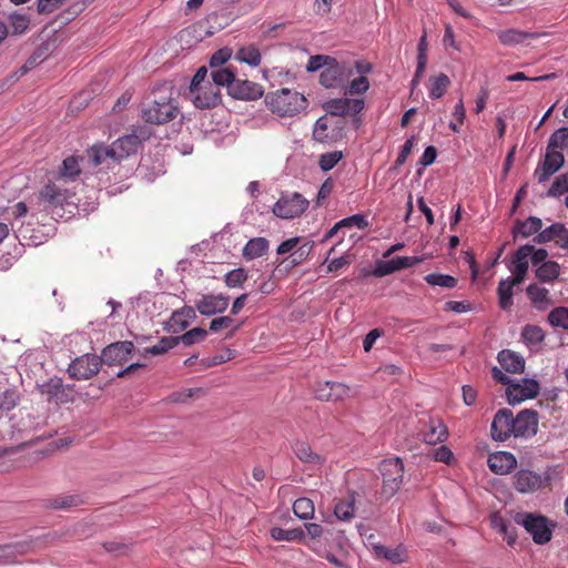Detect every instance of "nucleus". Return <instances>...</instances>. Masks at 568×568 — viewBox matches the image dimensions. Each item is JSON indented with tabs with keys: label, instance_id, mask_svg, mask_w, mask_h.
Segmentation results:
<instances>
[{
	"label": "nucleus",
	"instance_id": "obj_1",
	"mask_svg": "<svg viewBox=\"0 0 568 568\" xmlns=\"http://www.w3.org/2000/svg\"><path fill=\"white\" fill-rule=\"evenodd\" d=\"M171 83L158 85L153 91V100L142 109V118L150 124H164L174 120L179 112V103Z\"/></svg>",
	"mask_w": 568,
	"mask_h": 568
},
{
	"label": "nucleus",
	"instance_id": "obj_2",
	"mask_svg": "<svg viewBox=\"0 0 568 568\" xmlns=\"http://www.w3.org/2000/svg\"><path fill=\"white\" fill-rule=\"evenodd\" d=\"M139 144L140 139L136 134H128L119 138L111 145L94 144L87 151V154L94 166L106 164L110 168L135 153Z\"/></svg>",
	"mask_w": 568,
	"mask_h": 568
},
{
	"label": "nucleus",
	"instance_id": "obj_3",
	"mask_svg": "<svg viewBox=\"0 0 568 568\" xmlns=\"http://www.w3.org/2000/svg\"><path fill=\"white\" fill-rule=\"evenodd\" d=\"M265 105L280 118H292L306 110L308 101L296 90L283 88L266 93Z\"/></svg>",
	"mask_w": 568,
	"mask_h": 568
},
{
	"label": "nucleus",
	"instance_id": "obj_4",
	"mask_svg": "<svg viewBox=\"0 0 568 568\" xmlns=\"http://www.w3.org/2000/svg\"><path fill=\"white\" fill-rule=\"evenodd\" d=\"M513 488L521 495L539 493L552 485L550 468L544 471H535L528 467L520 466L511 477Z\"/></svg>",
	"mask_w": 568,
	"mask_h": 568
},
{
	"label": "nucleus",
	"instance_id": "obj_5",
	"mask_svg": "<svg viewBox=\"0 0 568 568\" xmlns=\"http://www.w3.org/2000/svg\"><path fill=\"white\" fill-rule=\"evenodd\" d=\"M70 184L61 179L52 176L39 191V201L44 210L54 213L57 209H63L71 204L74 191Z\"/></svg>",
	"mask_w": 568,
	"mask_h": 568
},
{
	"label": "nucleus",
	"instance_id": "obj_6",
	"mask_svg": "<svg viewBox=\"0 0 568 568\" xmlns=\"http://www.w3.org/2000/svg\"><path fill=\"white\" fill-rule=\"evenodd\" d=\"M515 523L523 526L538 545L550 541L552 536L551 527L547 517L534 513H517Z\"/></svg>",
	"mask_w": 568,
	"mask_h": 568
},
{
	"label": "nucleus",
	"instance_id": "obj_7",
	"mask_svg": "<svg viewBox=\"0 0 568 568\" xmlns=\"http://www.w3.org/2000/svg\"><path fill=\"white\" fill-rule=\"evenodd\" d=\"M383 478L382 495L393 497L400 488L404 477V464L399 457L384 459L379 464Z\"/></svg>",
	"mask_w": 568,
	"mask_h": 568
},
{
	"label": "nucleus",
	"instance_id": "obj_8",
	"mask_svg": "<svg viewBox=\"0 0 568 568\" xmlns=\"http://www.w3.org/2000/svg\"><path fill=\"white\" fill-rule=\"evenodd\" d=\"M308 204V200L297 192L283 194L273 205L272 212L280 219L291 220L302 215L307 210Z\"/></svg>",
	"mask_w": 568,
	"mask_h": 568
},
{
	"label": "nucleus",
	"instance_id": "obj_9",
	"mask_svg": "<svg viewBox=\"0 0 568 568\" xmlns=\"http://www.w3.org/2000/svg\"><path fill=\"white\" fill-rule=\"evenodd\" d=\"M102 366V359L95 354H84L74 358L69 367L68 374L71 378L87 381L95 376Z\"/></svg>",
	"mask_w": 568,
	"mask_h": 568
},
{
	"label": "nucleus",
	"instance_id": "obj_10",
	"mask_svg": "<svg viewBox=\"0 0 568 568\" xmlns=\"http://www.w3.org/2000/svg\"><path fill=\"white\" fill-rule=\"evenodd\" d=\"M331 63L321 72L320 83L329 89L344 87L353 75V68L348 63H338L335 59H331Z\"/></svg>",
	"mask_w": 568,
	"mask_h": 568
},
{
	"label": "nucleus",
	"instance_id": "obj_11",
	"mask_svg": "<svg viewBox=\"0 0 568 568\" xmlns=\"http://www.w3.org/2000/svg\"><path fill=\"white\" fill-rule=\"evenodd\" d=\"M515 428V416L513 412L508 408H501L494 416L490 428L491 437L497 442H505L510 437L516 438Z\"/></svg>",
	"mask_w": 568,
	"mask_h": 568
},
{
	"label": "nucleus",
	"instance_id": "obj_12",
	"mask_svg": "<svg viewBox=\"0 0 568 568\" xmlns=\"http://www.w3.org/2000/svg\"><path fill=\"white\" fill-rule=\"evenodd\" d=\"M190 99L197 109H210L221 102L220 89L212 82L202 83L196 88L190 85Z\"/></svg>",
	"mask_w": 568,
	"mask_h": 568
},
{
	"label": "nucleus",
	"instance_id": "obj_13",
	"mask_svg": "<svg viewBox=\"0 0 568 568\" xmlns=\"http://www.w3.org/2000/svg\"><path fill=\"white\" fill-rule=\"evenodd\" d=\"M134 348L130 341L115 342L102 349L100 358L108 366L123 365L131 358Z\"/></svg>",
	"mask_w": 568,
	"mask_h": 568
},
{
	"label": "nucleus",
	"instance_id": "obj_14",
	"mask_svg": "<svg viewBox=\"0 0 568 568\" xmlns=\"http://www.w3.org/2000/svg\"><path fill=\"white\" fill-rule=\"evenodd\" d=\"M565 163L562 152L546 151L544 160L537 165L534 176L539 183L547 182Z\"/></svg>",
	"mask_w": 568,
	"mask_h": 568
},
{
	"label": "nucleus",
	"instance_id": "obj_15",
	"mask_svg": "<svg viewBox=\"0 0 568 568\" xmlns=\"http://www.w3.org/2000/svg\"><path fill=\"white\" fill-rule=\"evenodd\" d=\"M539 384L535 379L524 378L520 383L509 384L506 394L509 404H518L537 396Z\"/></svg>",
	"mask_w": 568,
	"mask_h": 568
},
{
	"label": "nucleus",
	"instance_id": "obj_16",
	"mask_svg": "<svg viewBox=\"0 0 568 568\" xmlns=\"http://www.w3.org/2000/svg\"><path fill=\"white\" fill-rule=\"evenodd\" d=\"M532 245L526 244L521 245L511 257V265L509 266L510 272L513 273L511 277H508L513 281V283H517L520 285L528 272L529 263L528 258L531 254Z\"/></svg>",
	"mask_w": 568,
	"mask_h": 568
},
{
	"label": "nucleus",
	"instance_id": "obj_17",
	"mask_svg": "<svg viewBox=\"0 0 568 568\" xmlns=\"http://www.w3.org/2000/svg\"><path fill=\"white\" fill-rule=\"evenodd\" d=\"M324 108L332 115H356L364 109V100L348 98L332 99L324 104Z\"/></svg>",
	"mask_w": 568,
	"mask_h": 568
},
{
	"label": "nucleus",
	"instance_id": "obj_18",
	"mask_svg": "<svg viewBox=\"0 0 568 568\" xmlns=\"http://www.w3.org/2000/svg\"><path fill=\"white\" fill-rule=\"evenodd\" d=\"M349 387L337 382L318 383L315 388V396L324 402H341L349 397Z\"/></svg>",
	"mask_w": 568,
	"mask_h": 568
},
{
	"label": "nucleus",
	"instance_id": "obj_19",
	"mask_svg": "<svg viewBox=\"0 0 568 568\" xmlns=\"http://www.w3.org/2000/svg\"><path fill=\"white\" fill-rule=\"evenodd\" d=\"M516 438H530L538 430V414L531 409H524L515 416Z\"/></svg>",
	"mask_w": 568,
	"mask_h": 568
},
{
	"label": "nucleus",
	"instance_id": "obj_20",
	"mask_svg": "<svg viewBox=\"0 0 568 568\" xmlns=\"http://www.w3.org/2000/svg\"><path fill=\"white\" fill-rule=\"evenodd\" d=\"M229 297L224 294H204L196 301L195 307L204 316L223 313L229 306Z\"/></svg>",
	"mask_w": 568,
	"mask_h": 568
},
{
	"label": "nucleus",
	"instance_id": "obj_21",
	"mask_svg": "<svg viewBox=\"0 0 568 568\" xmlns=\"http://www.w3.org/2000/svg\"><path fill=\"white\" fill-rule=\"evenodd\" d=\"M422 262L418 256H398L388 261H381L376 264L373 274L377 277L389 275L396 271L412 267Z\"/></svg>",
	"mask_w": 568,
	"mask_h": 568
},
{
	"label": "nucleus",
	"instance_id": "obj_22",
	"mask_svg": "<svg viewBox=\"0 0 568 568\" xmlns=\"http://www.w3.org/2000/svg\"><path fill=\"white\" fill-rule=\"evenodd\" d=\"M489 469L496 475H508L517 467V459L509 452H495L488 456Z\"/></svg>",
	"mask_w": 568,
	"mask_h": 568
},
{
	"label": "nucleus",
	"instance_id": "obj_23",
	"mask_svg": "<svg viewBox=\"0 0 568 568\" xmlns=\"http://www.w3.org/2000/svg\"><path fill=\"white\" fill-rule=\"evenodd\" d=\"M264 93L263 87L248 80L235 79L230 88V95L239 100H256Z\"/></svg>",
	"mask_w": 568,
	"mask_h": 568
},
{
	"label": "nucleus",
	"instance_id": "obj_24",
	"mask_svg": "<svg viewBox=\"0 0 568 568\" xmlns=\"http://www.w3.org/2000/svg\"><path fill=\"white\" fill-rule=\"evenodd\" d=\"M293 452L298 460L313 468L321 467L325 463V457L313 452L311 445L306 442H295L293 445Z\"/></svg>",
	"mask_w": 568,
	"mask_h": 568
},
{
	"label": "nucleus",
	"instance_id": "obj_25",
	"mask_svg": "<svg viewBox=\"0 0 568 568\" xmlns=\"http://www.w3.org/2000/svg\"><path fill=\"white\" fill-rule=\"evenodd\" d=\"M526 293L531 305L538 311H546L554 303L549 291L539 284L532 283L528 285Z\"/></svg>",
	"mask_w": 568,
	"mask_h": 568
},
{
	"label": "nucleus",
	"instance_id": "obj_26",
	"mask_svg": "<svg viewBox=\"0 0 568 568\" xmlns=\"http://www.w3.org/2000/svg\"><path fill=\"white\" fill-rule=\"evenodd\" d=\"M542 229V221L537 216H529L521 221L517 220L513 226L511 233L514 239L523 237L527 239L531 235H537Z\"/></svg>",
	"mask_w": 568,
	"mask_h": 568
},
{
	"label": "nucleus",
	"instance_id": "obj_27",
	"mask_svg": "<svg viewBox=\"0 0 568 568\" xmlns=\"http://www.w3.org/2000/svg\"><path fill=\"white\" fill-rule=\"evenodd\" d=\"M448 437V429L440 419H430L427 429L423 434V439L428 445L444 443Z\"/></svg>",
	"mask_w": 568,
	"mask_h": 568
},
{
	"label": "nucleus",
	"instance_id": "obj_28",
	"mask_svg": "<svg viewBox=\"0 0 568 568\" xmlns=\"http://www.w3.org/2000/svg\"><path fill=\"white\" fill-rule=\"evenodd\" d=\"M80 174L81 168L79 159L74 155H70L62 161L60 169L53 176L71 184L80 176Z\"/></svg>",
	"mask_w": 568,
	"mask_h": 568
},
{
	"label": "nucleus",
	"instance_id": "obj_29",
	"mask_svg": "<svg viewBox=\"0 0 568 568\" xmlns=\"http://www.w3.org/2000/svg\"><path fill=\"white\" fill-rule=\"evenodd\" d=\"M497 359L500 366L508 373H521L525 368V359L509 349L500 351Z\"/></svg>",
	"mask_w": 568,
	"mask_h": 568
},
{
	"label": "nucleus",
	"instance_id": "obj_30",
	"mask_svg": "<svg viewBox=\"0 0 568 568\" xmlns=\"http://www.w3.org/2000/svg\"><path fill=\"white\" fill-rule=\"evenodd\" d=\"M356 494L349 493L339 499L334 506V515L337 519L348 521L354 517Z\"/></svg>",
	"mask_w": 568,
	"mask_h": 568
},
{
	"label": "nucleus",
	"instance_id": "obj_31",
	"mask_svg": "<svg viewBox=\"0 0 568 568\" xmlns=\"http://www.w3.org/2000/svg\"><path fill=\"white\" fill-rule=\"evenodd\" d=\"M268 251V241L265 237L251 239L243 247V257L247 261L258 258Z\"/></svg>",
	"mask_w": 568,
	"mask_h": 568
},
{
	"label": "nucleus",
	"instance_id": "obj_32",
	"mask_svg": "<svg viewBox=\"0 0 568 568\" xmlns=\"http://www.w3.org/2000/svg\"><path fill=\"white\" fill-rule=\"evenodd\" d=\"M235 79V71L230 67L212 69L211 71V82L215 84L216 88L226 87L229 93L230 88L233 85Z\"/></svg>",
	"mask_w": 568,
	"mask_h": 568
},
{
	"label": "nucleus",
	"instance_id": "obj_33",
	"mask_svg": "<svg viewBox=\"0 0 568 568\" xmlns=\"http://www.w3.org/2000/svg\"><path fill=\"white\" fill-rule=\"evenodd\" d=\"M235 59L242 63L248 64L250 67H258L262 55L255 44H246L236 51Z\"/></svg>",
	"mask_w": 568,
	"mask_h": 568
},
{
	"label": "nucleus",
	"instance_id": "obj_34",
	"mask_svg": "<svg viewBox=\"0 0 568 568\" xmlns=\"http://www.w3.org/2000/svg\"><path fill=\"white\" fill-rule=\"evenodd\" d=\"M514 286H518L517 283H513L511 280H501L497 287L498 304L503 310H509L513 306Z\"/></svg>",
	"mask_w": 568,
	"mask_h": 568
},
{
	"label": "nucleus",
	"instance_id": "obj_35",
	"mask_svg": "<svg viewBox=\"0 0 568 568\" xmlns=\"http://www.w3.org/2000/svg\"><path fill=\"white\" fill-rule=\"evenodd\" d=\"M536 277L544 283H551L560 275V265L555 261H548L539 265L535 271Z\"/></svg>",
	"mask_w": 568,
	"mask_h": 568
},
{
	"label": "nucleus",
	"instance_id": "obj_36",
	"mask_svg": "<svg viewBox=\"0 0 568 568\" xmlns=\"http://www.w3.org/2000/svg\"><path fill=\"white\" fill-rule=\"evenodd\" d=\"M47 507L52 509H70L83 504V499L79 495H60L48 499Z\"/></svg>",
	"mask_w": 568,
	"mask_h": 568
},
{
	"label": "nucleus",
	"instance_id": "obj_37",
	"mask_svg": "<svg viewBox=\"0 0 568 568\" xmlns=\"http://www.w3.org/2000/svg\"><path fill=\"white\" fill-rule=\"evenodd\" d=\"M19 402L20 393L17 388L0 389V414L9 413L18 406Z\"/></svg>",
	"mask_w": 568,
	"mask_h": 568
},
{
	"label": "nucleus",
	"instance_id": "obj_38",
	"mask_svg": "<svg viewBox=\"0 0 568 568\" xmlns=\"http://www.w3.org/2000/svg\"><path fill=\"white\" fill-rule=\"evenodd\" d=\"M374 551L378 558H384L392 564H402L406 560V552L400 547L387 548L383 545H376Z\"/></svg>",
	"mask_w": 568,
	"mask_h": 568
},
{
	"label": "nucleus",
	"instance_id": "obj_39",
	"mask_svg": "<svg viewBox=\"0 0 568 568\" xmlns=\"http://www.w3.org/2000/svg\"><path fill=\"white\" fill-rule=\"evenodd\" d=\"M498 40L505 45H514L524 42L526 39L532 38L531 33L517 29L499 30L497 32Z\"/></svg>",
	"mask_w": 568,
	"mask_h": 568
},
{
	"label": "nucleus",
	"instance_id": "obj_40",
	"mask_svg": "<svg viewBox=\"0 0 568 568\" xmlns=\"http://www.w3.org/2000/svg\"><path fill=\"white\" fill-rule=\"evenodd\" d=\"M313 138L321 143H328L333 140V134L329 131V120L326 115L316 120L313 129Z\"/></svg>",
	"mask_w": 568,
	"mask_h": 568
},
{
	"label": "nucleus",
	"instance_id": "obj_41",
	"mask_svg": "<svg viewBox=\"0 0 568 568\" xmlns=\"http://www.w3.org/2000/svg\"><path fill=\"white\" fill-rule=\"evenodd\" d=\"M521 338L529 347L537 346L545 339V332L540 326L526 325L521 331Z\"/></svg>",
	"mask_w": 568,
	"mask_h": 568
},
{
	"label": "nucleus",
	"instance_id": "obj_42",
	"mask_svg": "<svg viewBox=\"0 0 568 568\" xmlns=\"http://www.w3.org/2000/svg\"><path fill=\"white\" fill-rule=\"evenodd\" d=\"M449 85L450 80L445 73H439L438 75L430 78L429 97L432 99L442 98Z\"/></svg>",
	"mask_w": 568,
	"mask_h": 568
},
{
	"label": "nucleus",
	"instance_id": "obj_43",
	"mask_svg": "<svg viewBox=\"0 0 568 568\" xmlns=\"http://www.w3.org/2000/svg\"><path fill=\"white\" fill-rule=\"evenodd\" d=\"M490 521H491L493 528L496 529L498 532H500L501 535H504L507 538L508 545L511 546L515 544L516 535H515L514 528H511L509 526V524L507 523V520L505 518H503L498 514H494L490 517Z\"/></svg>",
	"mask_w": 568,
	"mask_h": 568
},
{
	"label": "nucleus",
	"instance_id": "obj_44",
	"mask_svg": "<svg viewBox=\"0 0 568 568\" xmlns=\"http://www.w3.org/2000/svg\"><path fill=\"white\" fill-rule=\"evenodd\" d=\"M566 149H568V128H560L550 135L547 150L561 152Z\"/></svg>",
	"mask_w": 568,
	"mask_h": 568
},
{
	"label": "nucleus",
	"instance_id": "obj_45",
	"mask_svg": "<svg viewBox=\"0 0 568 568\" xmlns=\"http://www.w3.org/2000/svg\"><path fill=\"white\" fill-rule=\"evenodd\" d=\"M271 536L275 540L295 541L304 539L305 532L302 528L283 529L274 527L271 529Z\"/></svg>",
	"mask_w": 568,
	"mask_h": 568
},
{
	"label": "nucleus",
	"instance_id": "obj_46",
	"mask_svg": "<svg viewBox=\"0 0 568 568\" xmlns=\"http://www.w3.org/2000/svg\"><path fill=\"white\" fill-rule=\"evenodd\" d=\"M564 223H554L550 226L540 230V232L534 237V243L536 244H545L548 242H556L561 232Z\"/></svg>",
	"mask_w": 568,
	"mask_h": 568
},
{
	"label": "nucleus",
	"instance_id": "obj_47",
	"mask_svg": "<svg viewBox=\"0 0 568 568\" xmlns=\"http://www.w3.org/2000/svg\"><path fill=\"white\" fill-rule=\"evenodd\" d=\"M293 511L298 518L308 519L314 515V504L310 498H298L293 504Z\"/></svg>",
	"mask_w": 568,
	"mask_h": 568
},
{
	"label": "nucleus",
	"instance_id": "obj_48",
	"mask_svg": "<svg viewBox=\"0 0 568 568\" xmlns=\"http://www.w3.org/2000/svg\"><path fill=\"white\" fill-rule=\"evenodd\" d=\"M548 322L554 327L568 329V307L559 306L550 311Z\"/></svg>",
	"mask_w": 568,
	"mask_h": 568
},
{
	"label": "nucleus",
	"instance_id": "obj_49",
	"mask_svg": "<svg viewBox=\"0 0 568 568\" xmlns=\"http://www.w3.org/2000/svg\"><path fill=\"white\" fill-rule=\"evenodd\" d=\"M179 344L178 336L162 337L155 345L145 348V353L151 355H162Z\"/></svg>",
	"mask_w": 568,
	"mask_h": 568
},
{
	"label": "nucleus",
	"instance_id": "obj_50",
	"mask_svg": "<svg viewBox=\"0 0 568 568\" xmlns=\"http://www.w3.org/2000/svg\"><path fill=\"white\" fill-rule=\"evenodd\" d=\"M425 281L429 285L447 288H454L457 285V280L454 276L440 273H430L425 276Z\"/></svg>",
	"mask_w": 568,
	"mask_h": 568
},
{
	"label": "nucleus",
	"instance_id": "obj_51",
	"mask_svg": "<svg viewBox=\"0 0 568 568\" xmlns=\"http://www.w3.org/2000/svg\"><path fill=\"white\" fill-rule=\"evenodd\" d=\"M234 320L231 316H221L213 318L210 323V331L211 332H219L224 328L232 327L231 332L227 334L226 337H232L236 331L241 327L240 324L234 325Z\"/></svg>",
	"mask_w": 568,
	"mask_h": 568
},
{
	"label": "nucleus",
	"instance_id": "obj_52",
	"mask_svg": "<svg viewBox=\"0 0 568 568\" xmlns=\"http://www.w3.org/2000/svg\"><path fill=\"white\" fill-rule=\"evenodd\" d=\"M247 272L242 268H234L225 274V285L230 288L233 287H242L243 284L247 281Z\"/></svg>",
	"mask_w": 568,
	"mask_h": 568
},
{
	"label": "nucleus",
	"instance_id": "obj_53",
	"mask_svg": "<svg viewBox=\"0 0 568 568\" xmlns=\"http://www.w3.org/2000/svg\"><path fill=\"white\" fill-rule=\"evenodd\" d=\"M195 311H197L196 307L183 306L180 311L173 313L172 321L183 329L189 326L191 320L196 317Z\"/></svg>",
	"mask_w": 568,
	"mask_h": 568
},
{
	"label": "nucleus",
	"instance_id": "obj_54",
	"mask_svg": "<svg viewBox=\"0 0 568 568\" xmlns=\"http://www.w3.org/2000/svg\"><path fill=\"white\" fill-rule=\"evenodd\" d=\"M565 193H568V172L562 173L555 179L547 192V195L550 197H558Z\"/></svg>",
	"mask_w": 568,
	"mask_h": 568
},
{
	"label": "nucleus",
	"instance_id": "obj_55",
	"mask_svg": "<svg viewBox=\"0 0 568 568\" xmlns=\"http://www.w3.org/2000/svg\"><path fill=\"white\" fill-rule=\"evenodd\" d=\"M207 335V331L202 327H195L181 336H178L179 343H183L185 346L193 345L202 339H204Z\"/></svg>",
	"mask_w": 568,
	"mask_h": 568
},
{
	"label": "nucleus",
	"instance_id": "obj_56",
	"mask_svg": "<svg viewBox=\"0 0 568 568\" xmlns=\"http://www.w3.org/2000/svg\"><path fill=\"white\" fill-rule=\"evenodd\" d=\"M233 51L224 47L214 52L210 59L211 69L224 68L223 65L232 58Z\"/></svg>",
	"mask_w": 568,
	"mask_h": 568
},
{
	"label": "nucleus",
	"instance_id": "obj_57",
	"mask_svg": "<svg viewBox=\"0 0 568 568\" xmlns=\"http://www.w3.org/2000/svg\"><path fill=\"white\" fill-rule=\"evenodd\" d=\"M42 394L47 395L49 400H54L58 395H65V388L61 379H50L42 386Z\"/></svg>",
	"mask_w": 568,
	"mask_h": 568
},
{
	"label": "nucleus",
	"instance_id": "obj_58",
	"mask_svg": "<svg viewBox=\"0 0 568 568\" xmlns=\"http://www.w3.org/2000/svg\"><path fill=\"white\" fill-rule=\"evenodd\" d=\"M342 158L343 153L341 151L324 153L320 156L318 165L324 172H326L332 170L342 160Z\"/></svg>",
	"mask_w": 568,
	"mask_h": 568
},
{
	"label": "nucleus",
	"instance_id": "obj_59",
	"mask_svg": "<svg viewBox=\"0 0 568 568\" xmlns=\"http://www.w3.org/2000/svg\"><path fill=\"white\" fill-rule=\"evenodd\" d=\"M369 89V81L365 75H359L349 82L345 93L349 95L363 94Z\"/></svg>",
	"mask_w": 568,
	"mask_h": 568
},
{
	"label": "nucleus",
	"instance_id": "obj_60",
	"mask_svg": "<svg viewBox=\"0 0 568 568\" xmlns=\"http://www.w3.org/2000/svg\"><path fill=\"white\" fill-rule=\"evenodd\" d=\"M338 226L342 227H353L356 226L359 230H364L368 226L367 221L362 214H354L352 216L345 217L338 221Z\"/></svg>",
	"mask_w": 568,
	"mask_h": 568
},
{
	"label": "nucleus",
	"instance_id": "obj_61",
	"mask_svg": "<svg viewBox=\"0 0 568 568\" xmlns=\"http://www.w3.org/2000/svg\"><path fill=\"white\" fill-rule=\"evenodd\" d=\"M331 59L332 58L328 55H313L308 59L306 70L310 72H314L323 67L326 68L332 62Z\"/></svg>",
	"mask_w": 568,
	"mask_h": 568
},
{
	"label": "nucleus",
	"instance_id": "obj_62",
	"mask_svg": "<svg viewBox=\"0 0 568 568\" xmlns=\"http://www.w3.org/2000/svg\"><path fill=\"white\" fill-rule=\"evenodd\" d=\"M11 27L14 34L23 33L29 27V19L22 14H14L11 17Z\"/></svg>",
	"mask_w": 568,
	"mask_h": 568
},
{
	"label": "nucleus",
	"instance_id": "obj_63",
	"mask_svg": "<svg viewBox=\"0 0 568 568\" xmlns=\"http://www.w3.org/2000/svg\"><path fill=\"white\" fill-rule=\"evenodd\" d=\"M415 145V138L412 136L409 138L405 143L404 145L402 146V150L395 161V165L398 168V166H402L407 158L409 156V154L412 153V150Z\"/></svg>",
	"mask_w": 568,
	"mask_h": 568
},
{
	"label": "nucleus",
	"instance_id": "obj_64",
	"mask_svg": "<svg viewBox=\"0 0 568 568\" xmlns=\"http://www.w3.org/2000/svg\"><path fill=\"white\" fill-rule=\"evenodd\" d=\"M64 0H38L37 10L39 13H51L58 9Z\"/></svg>",
	"mask_w": 568,
	"mask_h": 568
}]
</instances>
